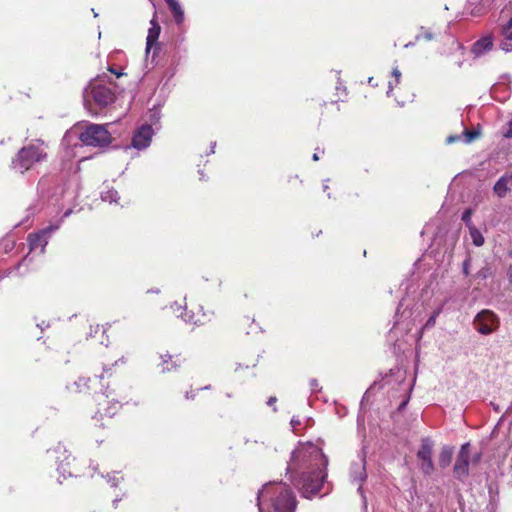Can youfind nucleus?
<instances>
[{"mask_svg": "<svg viewBox=\"0 0 512 512\" xmlns=\"http://www.w3.org/2000/svg\"><path fill=\"white\" fill-rule=\"evenodd\" d=\"M161 32V26L156 21L155 18L151 20V27L148 30V35L146 39V48L147 50L151 49L157 42L159 35Z\"/></svg>", "mask_w": 512, "mask_h": 512, "instance_id": "6ab92c4d", "label": "nucleus"}, {"mask_svg": "<svg viewBox=\"0 0 512 512\" xmlns=\"http://www.w3.org/2000/svg\"><path fill=\"white\" fill-rule=\"evenodd\" d=\"M509 256L512 257V250L509 252Z\"/></svg>", "mask_w": 512, "mask_h": 512, "instance_id": "ea45409f", "label": "nucleus"}, {"mask_svg": "<svg viewBox=\"0 0 512 512\" xmlns=\"http://www.w3.org/2000/svg\"><path fill=\"white\" fill-rule=\"evenodd\" d=\"M440 313H441V308H438L437 310H435L433 312V314L428 318V320L426 321L424 326L422 327V330L434 327L436 324V319Z\"/></svg>", "mask_w": 512, "mask_h": 512, "instance_id": "a878e982", "label": "nucleus"}, {"mask_svg": "<svg viewBox=\"0 0 512 512\" xmlns=\"http://www.w3.org/2000/svg\"><path fill=\"white\" fill-rule=\"evenodd\" d=\"M480 457H481V454H477V455L474 457L473 461H474L475 463H477V462L480 460Z\"/></svg>", "mask_w": 512, "mask_h": 512, "instance_id": "c9c22d12", "label": "nucleus"}, {"mask_svg": "<svg viewBox=\"0 0 512 512\" xmlns=\"http://www.w3.org/2000/svg\"><path fill=\"white\" fill-rule=\"evenodd\" d=\"M501 41L500 48L505 52L512 51V22L508 21L506 24L502 25L501 30Z\"/></svg>", "mask_w": 512, "mask_h": 512, "instance_id": "dca6fc26", "label": "nucleus"}, {"mask_svg": "<svg viewBox=\"0 0 512 512\" xmlns=\"http://www.w3.org/2000/svg\"><path fill=\"white\" fill-rule=\"evenodd\" d=\"M186 317L188 321L195 325H204L206 322L210 321L208 315L203 311V307L200 305L191 304L189 309L188 305L185 306Z\"/></svg>", "mask_w": 512, "mask_h": 512, "instance_id": "4468645a", "label": "nucleus"}, {"mask_svg": "<svg viewBox=\"0 0 512 512\" xmlns=\"http://www.w3.org/2000/svg\"><path fill=\"white\" fill-rule=\"evenodd\" d=\"M470 236L474 245L482 246L484 244V237L476 227H469Z\"/></svg>", "mask_w": 512, "mask_h": 512, "instance_id": "b1692460", "label": "nucleus"}, {"mask_svg": "<svg viewBox=\"0 0 512 512\" xmlns=\"http://www.w3.org/2000/svg\"><path fill=\"white\" fill-rule=\"evenodd\" d=\"M326 465L327 459L320 449L303 445L293 451L287 472L302 496L311 498L322 488Z\"/></svg>", "mask_w": 512, "mask_h": 512, "instance_id": "f257e3e1", "label": "nucleus"}, {"mask_svg": "<svg viewBox=\"0 0 512 512\" xmlns=\"http://www.w3.org/2000/svg\"><path fill=\"white\" fill-rule=\"evenodd\" d=\"M269 499L274 512H295L297 500L292 490L286 484H268L258 495L259 506ZM260 512L262 508L259 507Z\"/></svg>", "mask_w": 512, "mask_h": 512, "instance_id": "7ed1b4c3", "label": "nucleus"}, {"mask_svg": "<svg viewBox=\"0 0 512 512\" xmlns=\"http://www.w3.org/2000/svg\"><path fill=\"white\" fill-rule=\"evenodd\" d=\"M160 357L162 359L161 366L163 372L176 370L180 368L185 362V358H183L181 355H171L166 353Z\"/></svg>", "mask_w": 512, "mask_h": 512, "instance_id": "2eb2a0df", "label": "nucleus"}, {"mask_svg": "<svg viewBox=\"0 0 512 512\" xmlns=\"http://www.w3.org/2000/svg\"><path fill=\"white\" fill-rule=\"evenodd\" d=\"M109 71L113 74H115L117 77H120L123 75V73L121 72H117L116 70H114L113 68H109Z\"/></svg>", "mask_w": 512, "mask_h": 512, "instance_id": "473e14b6", "label": "nucleus"}, {"mask_svg": "<svg viewBox=\"0 0 512 512\" xmlns=\"http://www.w3.org/2000/svg\"><path fill=\"white\" fill-rule=\"evenodd\" d=\"M453 448L444 446L439 454L438 463L441 468H447L452 461Z\"/></svg>", "mask_w": 512, "mask_h": 512, "instance_id": "412c9836", "label": "nucleus"}, {"mask_svg": "<svg viewBox=\"0 0 512 512\" xmlns=\"http://www.w3.org/2000/svg\"><path fill=\"white\" fill-rule=\"evenodd\" d=\"M52 230V227H48L39 232L29 234L27 237V242L30 251L38 250L40 254H43L45 247L48 244V235Z\"/></svg>", "mask_w": 512, "mask_h": 512, "instance_id": "9b49d317", "label": "nucleus"}, {"mask_svg": "<svg viewBox=\"0 0 512 512\" xmlns=\"http://www.w3.org/2000/svg\"><path fill=\"white\" fill-rule=\"evenodd\" d=\"M493 36L491 34L486 35L477 40L472 47V52L476 55H481L486 51H490L493 47Z\"/></svg>", "mask_w": 512, "mask_h": 512, "instance_id": "a211bd4d", "label": "nucleus"}, {"mask_svg": "<svg viewBox=\"0 0 512 512\" xmlns=\"http://www.w3.org/2000/svg\"><path fill=\"white\" fill-rule=\"evenodd\" d=\"M471 215H472L471 209L465 210L464 213L462 214V221L465 222L467 225H469V223L471 222Z\"/></svg>", "mask_w": 512, "mask_h": 512, "instance_id": "c85d7f7f", "label": "nucleus"}, {"mask_svg": "<svg viewBox=\"0 0 512 512\" xmlns=\"http://www.w3.org/2000/svg\"><path fill=\"white\" fill-rule=\"evenodd\" d=\"M96 383V378L79 376L76 380L66 385V391L70 397H79L88 395L93 390V385Z\"/></svg>", "mask_w": 512, "mask_h": 512, "instance_id": "6e6552de", "label": "nucleus"}, {"mask_svg": "<svg viewBox=\"0 0 512 512\" xmlns=\"http://www.w3.org/2000/svg\"><path fill=\"white\" fill-rule=\"evenodd\" d=\"M496 5H497V0H481L480 1V6L484 9L485 12L491 10Z\"/></svg>", "mask_w": 512, "mask_h": 512, "instance_id": "bb28decb", "label": "nucleus"}, {"mask_svg": "<svg viewBox=\"0 0 512 512\" xmlns=\"http://www.w3.org/2000/svg\"><path fill=\"white\" fill-rule=\"evenodd\" d=\"M392 76L394 80L389 81V90L387 94L393 97L399 104L404 105L409 99L402 97L401 90L402 88L399 86L401 80V72L394 68L392 71Z\"/></svg>", "mask_w": 512, "mask_h": 512, "instance_id": "ddd939ff", "label": "nucleus"}, {"mask_svg": "<svg viewBox=\"0 0 512 512\" xmlns=\"http://www.w3.org/2000/svg\"><path fill=\"white\" fill-rule=\"evenodd\" d=\"M369 83H370L371 85H373V84H374L373 78H369Z\"/></svg>", "mask_w": 512, "mask_h": 512, "instance_id": "58836bf2", "label": "nucleus"}, {"mask_svg": "<svg viewBox=\"0 0 512 512\" xmlns=\"http://www.w3.org/2000/svg\"><path fill=\"white\" fill-rule=\"evenodd\" d=\"M507 275L509 281L512 283V265L509 266Z\"/></svg>", "mask_w": 512, "mask_h": 512, "instance_id": "2f4dec72", "label": "nucleus"}, {"mask_svg": "<svg viewBox=\"0 0 512 512\" xmlns=\"http://www.w3.org/2000/svg\"><path fill=\"white\" fill-rule=\"evenodd\" d=\"M91 95L94 101L102 107L108 106L115 101V92L106 85H94L91 90Z\"/></svg>", "mask_w": 512, "mask_h": 512, "instance_id": "9d476101", "label": "nucleus"}, {"mask_svg": "<svg viewBox=\"0 0 512 512\" xmlns=\"http://www.w3.org/2000/svg\"><path fill=\"white\" fill-rule=\"evenodd\" d=\"M165 2L172 11L176 23H182L184 20V11L182 10L179 2L177 0H165Z\"/></svg>", "mask_w": 512, "mask_h": 512, "instance_id": "4be33fe9", "label": "nucleus"}, {"mask_svg": "<svg viewBox=\"0 0 512 512\" xmlns=\"http://www.w3.org/2000/svg\"><path fill=\"white\" fill-rule=\"evenodd\" d=\"M277 402V398L275 396H271L268 401H267V405L268 406H273L275 403Z\"/></svg>", "mask_w": 512, "mask_h": 512, "instance_id": "7c9ffc66", "label": "nucleus"}, {"mask_svg": "<svg viewBox=\"0 0 512 512\" xmlns=\"http://www.w3.org/2000/svg\"><path fill=\"white\" fill-rule=\"evenodd\" d=\"M211 390H212L211 385H206V386L199 387V388L191 387L188 391H186L185 398L187 400H195L200 392H207V391H211Z\"/></svg>", "mask_w": 512, "mask_h": 512, "instance_id": "5701e85b", "label": "nucleus"}, {"mask_svg": "<svg viewBox=\"0 0 512 512\" xmlns=\"http://www.w3.org/2000/svg\"><path fill=\"white\" fill-rule=\"evenodd\" d=\"M460 139H461V135H450V136L447 137L446 143L447 144H453L455 142L460 141Z\"/></svg>", "mask_w": 512, "mask_h": 512, "instance_id": "c756f323", "label": "nucleus"}, {"mask_svg": "<svg viewBox=\"0 0 512 512\" xmlns=\"http://www.w3.org/2000/svg\"><path fill=\"white\" fill-rule=\"evenodd\" d=\"M509 21H510V22H512V17L510 18V20H509Z\"/></svg>", "mask_w": 512, "mask_h": 512, "instance_id": "a19ab883", "label": "nucleus"}, {"mask_svg": "<svg viewBox=\"0 0 512 512\" xmlns=\"http://www.w3.org/2000/svg\"><path fill=\"white\" fill-rule=\"evenodd\" d=\"M475 329L483 335H489L499 328V317L491 310L480 311L474 318Z\"/></svg>", "mask_w": 512, "mask_h": 512, "instance_id": "423d86ee", "label": "nucleus"}, {"mask_svg": "<svg viewBox=\"0 0 512 512\" xmlns=\"http://www.w3.org/2000/svg\"><path fill=\"white\" fill-rule=\"evenodd\" d=\"M312 159H313V161H318L319 160V155L317 153H314L313 156H312Z\"/></svg>", "mask_w": 512, "mask_h": 512, "instance_id": "f704fd0d", "label": "nucleus"}, {"mask_svg": "<svg viewBox=\"0 0 512 512\" xmlns=\"http://www.w3.org/2000/svg\"><path fill=\"white\" fill-rule=\"evenodd\" d=\"M152 135V127L150 125H143L134 133L131 144L136 149H144L150 145Z\"/></svg>", "mask_w": 512, "mask_h": 512, "instance_id": "f8f14e48", "label": "nucleus"}, {"mask_svg": "<svg viewBox=\"0 0 512 512\" xmlns=\"http://www.w3.org/2000/svg\"><path fill=\"white\" fill-rule=\"evenodd\" d=\"M369 83H370L371 85H373V84H374L373 78H369Z\"/></svg>", "mask_w": 512, "mask_h": 512, "instance_id": "4c0bfd02", "label": "nucleus"}, {"mask_svg": "<svg viewBox=\"0 0 512 512\" xmlns=\"http://www.w3.org/2000/svg\"><path fill=\"white\" fill-rule=\"evenodd\" d=\"M121 501V498H118L116 497L114 500H113V506L114 508H118V503Z\"/></svg>", "mask_w": 512, "mask_h": 512, "instance_id": "72a5a7b5", "label": "nucleus"}, {"mask_svg": "<svg viewBox=\"0 0 512 512\" xmlns=\"http://www.w3.org/2000/svg\"><path fill=\"white\" fill-rule=\"evenodd\" d=\"M338 101L339 100H330L320 104L318 107L320 117L330 118L336 116L340 111Z\"/></svg>", "mask_w": 512, "mask_h": 512, "instance_id": "f3484780", "label": "nucleus"}, {"mask_svg": "<svg viewBox=\"0 0 512 512\" xmlns=\"http://www.w3.org/2000/svg\"><path fill=\"white\" fill-rule=\"evenodd\" d=\"M47 145L43 140H35L23 146L12 161L13 168L20 173L31 169L47 158Z\"/></svg>", "mask_w": 512, "mask_h": 512, "instance_id": "20e7f679", "label": "nucleus"}, {"mask_svg": "<svg viewBox=\"0 0 512 512\" xmlns=\"http://www.w3.org/2000/svg\"><path fill=\"white\" fill-rule=\"evenodd\" d=\"M86 146L104 147L111 143L112 137L104 125L89 124L79 136Z\"/></svg>", "mask_w": 512, "mask_h": 512, "instance_id": "39448f33", "label": "nucleus"}, {"mask_svg": "<svg viewBox=\"0 0 512 512\" xmlns=\"http://www.w3.org/2000/svg\"><path fill=\"white\" fill-rule=\"evenodd\" d=\"M433 443L430 438L425 437L421 439V445L417 452V458L421 462L420 470L426 476H429L434 471V463L432 461Z\"/></svg>", "mask_w": 512, "mask_h": 512, "instance_id": "0eeeda50", "label": "nucleus"}, {"mask_svg": "<svg viewBox=\"0 0 512 512\" xmlns=\"http://www.w3.org/2000/svg\"><path fill=\"white\" fill-rule=\"evenodd\" d=\"M76 471L69 470L68 473L70 476H72Z\"/></svg>", "mask_w": 512, "mask_h": 512, "instance_id": "e433bc0d", "label": "nucleus"}, {"mask_svg": "<svg viewBox=\"0 0 512 512\" xmlns=\"http://www.w3.org/2000/svg\"><path fill=\"white\" fill-rule=\"evenodd\" d=\"M470 443H464L456 457L453 472L456 478L462 480L469 474Z\"/></svg>", "mask_w": 512, "mask_h": 512, "instance_id": "1a4fd4ad", "label": "nucleus"}, {"mask_svg": "<svg viewBox=\"0 0 512 512\" xmlns=\"http://www.w3.org/2000/svg\"><path fill=\"white\" fill-rule=\"evenodd\" d=\"M463 136L465 138L466 143H471V142L475 141L477 138H479L480 131L477 129H472V130L465 129L463 131Z\"/></svg>", "mask_w": 512, "mask_h": 512, "instance_id": "393cba45", "label": "nucleus"}, {"mask_svg": "<svg viewBox=\"0 0 512 512\" xmlns=\"http://www.w3.org/2000/svg\"><path fill=\"white\" fill-rule=\"evenodd\" d=\"M100 383L104 390L95 394L94 401L96 403L95 417L102 421L116 416L122 404L128 402V396L111 369L104 370L100 376Z\"/></svg>", "mask_w": 512, "mask_h": 512, "instance_id": "f03ea898", "label": "nucleus"}, {"mask_svg": "<svg viewBox=\"0 0 512 512\" xmlns=\"http://www.w3.org/2000/svg\"><path fill=\"white\" fill-rule=\"evenodd\" d=\"M512 182V174L504 175L499 178V180L494 185V192L498 195V197L503 198L506 196L510 188L508 184Z\"/></svg>", "mask_w": 512, "mask_h": 512, "instance_id": "aec40b11", "label": "nucleus"}, {"mask_svg": "<svg viewBox=\"0 0 512 512\" xmlns=\"http://www.w3.org/2000/svg\"><path fill=\"white\" fill-rule=\"evenodd\" d=\"M434 38V35L433 33L431 32H428V31H424V32H421L420 34L417 35L416 39L418 41L420 40H424V41H430Z\"/></svg>", "mask_w": 512, "mask_h": 512, "instance_id": "cd10ccee", "label": "nucleus"}]
</instances>
